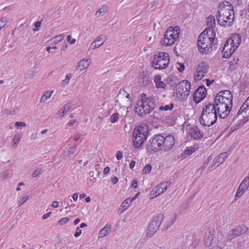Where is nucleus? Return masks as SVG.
Here are the masks:
<instances>
[{"instance_id": "f257e3e1", "label": "nucleus", "mask_w": 249, "mask_h": 249, "mask_svg": "<svg viewBox=\"0 0 249 249\" xmlns=\"http://www.w3.org/2000/svg\"><path fill=\"white\" fill-rule=\"evenodd\" d=\"M214 107L220 118H226L232 107V95L230 90L220 91L215 97Z\"/></svg>"}, {"instance_id": "f03ea898", "label": "nucleus", "mask_w": 249, "mask_h": 249, "mask_svg": "<svg viewBox=\"0 0 249 249\" xmlns=\"http://www.w3.org/2000/svg\"><path fill=\"white\" fill-rule=\"evenodd\" d=\"M216 17L221 26H230L232 25L234 14L233 7L228 1H223L219 4Z\"/></svg>"}, {"instance_id": "7ed1b4c3", "label": "nucleus", "mask_w": 249, "mask_h": 249, "mask_svg": "<svg viewBox=\"0 0 249 249\" xmlns=\"http://www.w3.org/2000/svg\"><path fill=\"white\" fill-rule=\"evenodd\" d=\"M215 36L214 30L211 28L206 29L199 35L197 39V47L201 54H207L212 51Z\"/></svg>"}, {"instance_id": "20e7f679", "label": "nucleus", "mask_w": 249, "mask_h": 249, "mask_svg": "<svg viewBox=\"0 0 249 249\" xmlns=\"http://www.w3.org/2000/svg\"><path fill=\"white\" fill-rule=\"evenodd\" d=\"M157 99L155 96L147 97L144 93L140 95L135 107V112L140 116L151 112L156 107Z\"/></svg>"}, {"instance_id": "39448f33", "label": "nucleus", "mask_w": 249, "mask_h": 249, "mask_svg": "<svg viewBox=\"0 0 249 249\" xmlns=\"http://www.w3.org/2000/svg\"><path fill=\"white\" fill-rule=\"evenodd\" d=\"M217 111L213 105L208 104L202 109L199 122L201 125L211 126L215 123L217 119Z\"/></svg>"}, {"instance_id": "423d86ee", "label": "nucleus", "mask_w": 249, "mask_h": 249, "mask_svg": "<svg viewBox=\"0 0 249 249\" xmlns=\"http://www.w3.org/2000/svg\"><path fill=\"white\" fill-rule=\"evenodd\" d=\"M190 82L186 80L181 81L176 85L173 93L174 99L177 101L186 100L190 94Z\"/></svg>"}, {"instance_id": "0eeeda50", "label": "nucleus", "mask_w": 249, "mask_h": 249, "mask_svg": "<svg viewBox=\"0 0 249 249\" xmlns=\"http://www.w3.org/2000/svg\"><path fill=\"white\" fill-rule=\"evenodd\" d=\"M148 133V128L146 125H139L135 127L133 131L132 142L134 146L140 147L146 141Z\"/></svg>"}, {"instance_id": "6e6552de", "label": "nucleus", "mask_w": 249, "mask_h": 249, "mask_svg": "<svg viewBox=\"0 0 249 249\" xmlns=\"http://www.w3.org/2000/svg\"><path fill=\"white\" fill-rule=\"evenodd\" d=\"M241 42L239 35L234 34L225 42L223 49V57L228 58L235 52Z\"/></svg>"}, {"instance_id": "1a4fd4ad", "label": "nucleus", "mask_w": 249, "mask_h": 249, "mask_svg": "<svg viewBox=\"0 0 249 249\" xmlns=\"http://www.w3.org/2000/svg\"><path fill=\"white\" fill-rule=\"evenodd\" d=\"M180 32V29L178 27H169L166 30L164 37L161 41V43L166 46L173 45L178 39Z\"/></svg>"}, {"instance_id": "9d476101", "label": "nucleus", "mask_w": 249, "mask_h": 249, "mask_svg": "<svg viewBox=\"0 0 249 249\" xmlns=\"http://www.w3.org/2000/svg\"><path fill=\"white\" fill-rule=\"evenodd\" d=\"M169 61L170 57L167 53L160 52L154 55L152 64L155 69L162 70L168 66Z\"/></svg>"}, {"instance_id": "9b49d317", "label": "nucleus", "mask_w": 249, "mask_h": 249, "mask_svg": "<svg viewBox=\"0 0 249 249\" xmlns=\"http://www.w3.org/2000/svg\"><path fill=\"white\" fill-rule=\"evenodd\" d=\"M163 218V215L162 214H159L153 218L151 222L149 224L146 231L147 237H150L155 234L160 226Z\"/></svg>"}, {"instance_id": "f8f14e48", "label": "nucleus", "mask_w": 249, "mask_h": 249, "mask_svg": "<svg viewBox=\"0 0 249 249\" xmlns=\"http://www.w3.org/2000/svg\"><path fill=\"white\" fill-rule=\"evenodd\" d=\"M162 135L158 134L154 136L147 146V150L150 152H155L162 150Z\"/></svg>"}, {"instance_id": "ddd939ff", "label": "nucleus", "mask_w": 249, "mask_h": 249, "mask_svg": "<svg viewBox=\"0 0 249 249\" xmlns=\"http://www.w3.org/2000/svg\"><path fill=\"white\" fill-rule=\"evenodd\" d=\"M210 67L209 64L205 62H201L197 65L194 75L195 79L196 81L201 80L208 72Z\"/></svg>"}, {"instance_id": "4468645a", "label": "nucleus", "mask_w": 249, "mask_h": 249, "mask_svg": "<svg viewBox=\"0 0 249 249\" xmlns=\"http://www.w3.org/2000/svg\"><path fill=\"white\" fill-rule=\"evenodd\" d=\"M170 182H164L156 186L150 194L151 198L155 197L164 193L171 186Z\"/></svg>"}, {"instance_id": "2eb2a0df", "label": "nucleus", "mask_w": 249, "mask_h": 249, "mask_svg": "<svg viewBox=\"0 0 249 249\" xmlns=\"http://www.w3.org/2000/svg\"><path fill=\"white\" fill-rule=\"evenodd\" d=\"M123 110L124 112H123L122 111V109L120 108V109L118 110L117 112H116L111 115L109 118V121L112 124H115L118 122L119 119L120 118H122V120L123 121H125L129 110H128V108L125 107L123 108Z\"/></svg>"}, {"instance_id": "dca6fc26", "label": "nucleus", "mask_w": 249, "mask_h": 249, "mask_svg": "<svg viewBox=\"0 0 249 249\" xmlns=\"http://www.w3.org/2000/svg\"><path fill=\"white\" fill-rule=\"evenodd\" d=\"M162 150L167 152L171 150L175 144V140L172 135L162 136Z\"/></svg>"}, {"instance_id": "f3484780", "label": "nucleus", "mask_w": 249, "mask_h": 249, "mask_svg": "<svg viewBox=\"0 0 249 249\" xmlns=\"http://www.w3.org/2000/svg\"><path fill=\"white\" fill-rule=\"evenodd\" d=\"M249 187V177H246L242 181L238 187L235 195V198H240L241 197L245 192L248 189Z\"/></svg>"}, {"instance_id": "a211bd4d", "label": "nucleus", "mask_w": 249, "mask_h": 249, "mask_svg": "<svg viewBox=\"0 0 249 249\" xmlns=\"http://www.w3.org/2000/svg\"><path fill=\"white\" fill-rule=\"evenodd\" d=\"M215 236V230L213 227H208L205 232L204 244L206 247H210L213 243Z\"/></svg>"}, {"instance_id": "6ab92c4d", "label": "nucleus", "mask_w": 249, "mask_h": 249, "mask_svg": "<svg viewBox=\"0 0 249 249\" xmlns=\"http://www.w3.org/2000/svg\"><path fill=\"white\" fill-rule=\"evenodd\" d=\"M230 153L225 152L222 153L216 157L213 160V166L210 169V171L213 170L217 167L222 164L229 156Z\"/></svg>"}, {"instance_id": "aec40b11", "label": "nucleus", "mask_w": 249, "mask_h": 249, "mask_svg": "<svg viewBox=\"0 0 249 249\" xmlns=\"http://www.w3.org/2000/svg\"><path fill=\"white\" fill-rule=\"evenodd\" d=\"M206 89L204 87H199L195 92L194 100L196 103L201 101L206 96Z\"/></svg>"}, {"instance_id": "412c9836", "label": "nucleus", "mask_w": 249, "mask_h": 249, "mask_svg": "<svg viewBox=\"0 0 249 249\" xmlns=\"http://www.w3.org/2000/svg\"><path fill=\"white\" fill-rule=\"evenodd\" d=\"M174 104L170 103L169 105H165V106H161L159 107V109L156 110L154 112V116L157 118H160L163 115L162 113L163 111L171 110L174 107Z\"/></svg>"}, {"instance_id": "4be33fe9", "label": "nucleus", "mask_w": 249, "mask_h": 249, "mask_svg": "<svg viewBox=\"0 0 249 249\" xmlns=\"http://www.w3.org/2000/svg\"><path fill=\"white\" fill-rule=\"evenodd\" d=\"M106 40V37L104 35L99 36L94 41L91 43L89 47V50H94L102 46Z\"/></svg>"}, {"instance_id": "5701e85b", "label": "nucleus", "mask_w": 249, "mask_h": 249, "mask_svg": "<svg viewBox=\"0 0 249 249\" xmlns=\"http://www.w3.org/2000/svg\"><path fill=\"white\" fill-rule=\"evenodd\" d=\"M111 229L112 226L111 224L108 223H107L105 226L99 231L98 234V239H101L108 235Z\"/></svg>"}, {"instance_id": "b1692460", "label": "nucleus", "mask_w": 249, "mask_h": 249, "mask_svg": "<svg viewBox=\"0 0 249 249\" xmlns=\"http://www.w3.org/2000/svg\"><path fill=\"white\" fill-rule=\"evenodd\" d=\"M91 59L89 58H84L81 60L77 64V68L79 71H81L86 70L91 63Z\"/></svg>"}, {"instance_id": "393cba45", "label": "nucleus", "mask_w": 249, "mask_h": 249, "mask_svg": "<svg viewBox=\"0 0 249 249\" xmlns=\"http://www.w3.org/2000/svg\"><path fill=\"white\" fill-rule=\"evenodd\" d=\"M154 82L157 89H165L167 87L166 84L162 80L161 76L159 74L155 75Z\"/></svg>"}, {"instance_id": "a878e982", "label": "nucleus", "mask_w": 249, "mask_h": 249, "mask_svg": "<svg viewBox=\"0 0 249 249\" xmlns=\"http://www.w3.org/2000/svg\"><path fill=\"white\" fill-rule=\"evenodd\" d=\"M188 134L194 139H200L202 136V134L200 132L197 127L194 126L189 128Z\"/></svg>"}, {"instance_id": "bb28decb", "label": "nucleus", "mask_w": 249, "mask_h": 249, "mask_svg": "<svg viewBox=\"0 0 249 249\" xmlns=\"http://www.w3.org/2000/svg\"><path fill=\"white\" fill-rule=\"evenodd\" d=\"M71 104L70 103L66 104L58 111L57 114L59 118H61L71 108Z\"/></svg>"}, {"instance_id": "cd10ccee", "label": "nucleus", "mask_w": 249, "mask_h": 249, "mask_svg": "<svg viewBox=\"0 0 249 249\" xmlns=\"http://www.w3.org/2000/svg\"><path fill=\"white\" fill-rule=\"evenodd\" d=\"M248 230V228L246 226L242 225L232 229L231 233L234 234L236 236H238L246 233Z\"/></svg>"}, {"instance_id": "c85d7f7f", "label": "nucleus", "mask_w": 249, "mask_h": 249, "mask_svg": "<svg viewBox=\"0 0 249 249\" xmlns=\"http://www.w3.org/2000/svg\"><path fill=\"white\" fill-rule=\"evenodd\" d=\"M76 150L75 146H72L70 147L67 151H64L62 152L61 155L64 159L66 160L71 155H73Z\"/></svg>"}, {"instance_id": "c756f323", "label": "nucleus", "mask_w": 249, "mask_h": 249, "mask_svg": "<svg viewBox=\"0 0 249 249\" xmlns=\"http://www.w3.org/2000/svg\"><path fill=\"white\" fill-rule=\"evenodd\" d=\"M249 112V97L244 102L238 113V114H243L244 113Z\"/></svg>"}, {"instance_id": "7c9ffc66", "label": "nucleus", "mask_w": 249, "mask_h": 249, "mask_svg": "<svg viewBox=\"0 0 249 249\" xmlns=\"http://www.w3.org/2000/svg\"><path fill=\"white\" fill-rule=\"evenodd\" d=\"M54 92L53 90L46 91L42 96L40 100V103H45L47 100H49Z\"/></svg>"}, {"instance_id": "2f4dec72", "label": "nucleus", "mask_w": 249, "mask_h": 249, "mask_svg": "<svg viewBox=\"0 0 249 249\" xmlns=\"http://www.w3.org/2000/svg\"><path fill=\"white\" fill-rule=\"evenodd\" d=\"M130 198H127L124 200L122 203L119 208V211L121 213H123L130 206L131 203Z\"/></svg>"}, {"instance_id": "473e14b6", "label": "nucleus", "mask_w": 249, "mask_h": 249, "mask_svg": "<svg viewBox=\"0 0 249 249\" xmlns=\"http://www.w3.org/2000/svg\"><path fill=\"white\" fill-rule=\"evenodd\" d=\"M65 36L64 34H61L58 36H55L54 37H53L52 39L48 40V42L50 44H53L54 43L55 45L58 44L61 41L63 40Z\"/></svg>"}, {"instance_id": "72a5a7b5", "label": "nucleus", "mask_w": 249, "mask_h": 249, "mask_svg": "<svg viewBox=\"0 0 249 249\" xmlns=\"http://www.w3.org/2000/svg\"><path fill=\"white\" fill-rule=\"evenodd\" d=\"M196 149L197 147L196 146L187 147L183 152L184 157H187L191 155L196 150Z\"/></svg>"}, {"instance_id": "f704fd0d", "label": "nucleus", "mask_w": 249, "mask_h": 249, "mask_svg": "<svg viewBox=\"0 0 249 249\" xmlns=\"http://www.w3.org/2000/svg\"><path fill=\"white\" fill-rule=\"evenodd\" d=\"M207 23L209 27L207 29L211 28L213 29V28L215 26V18L213 16H209L207 18Z\"/></svg>"}, {"instance_id": "c9c22d12", "label": "nucleus", "mask_w": 249, "mask_h": 249, "mask_svg": "<svg viewBox=\"0 0 249 249\" xmlns=\"http://www.w3.org/2000/svg\"><path fill=\"white\" fill-rule=\"evenodd\" d=\"M107 11V6L105 5L102 6L99 8L95 13L97 17H100L105 15Z\"/></svg>"}, {"instance_id": "e433bc0d", "label": "nucleus", "mask_w": 249, "mask_h": 249, "mask_svg": "<svg viewBox=\"0 0 249 249\" xmlns=\"http://www.w3.org/2000/svg\"><path fill=\"white\" fill-rule=\"evenodd\" d=\"M122 95H123V99L129 100L128 103L130 105H132L133 101H134V96L132 94H130L124 91Z\"/></svg>"}, {"instance_id": "4c0bfd02", "label": "nucleus", "mask_w": 249, "mask_h": 249, "mask_svg": "<svg viewBox=\"0 0 249 249\" xmlns=\"http://www.w3.org/2000/svg\"><path fill=\"white\" fill-rule=\"evenodd\" d=\"M29 196L24 195L19 197L18 200V206H22L24 203L26 202L28 200Z\"/></svg>"}, {"instance_id": "58836bf2", "label": "nucleus", "mask_w": 249, "mask_h": 249, "mask_svg": "<svg viewBox=\"0 0 249 249\" xmlns=\"http://www.w3.org/2000/svg\"><path fill=\"white\" fill-rule=\"evenodd\" d=\"M9 18L7 16L0 18V30L4 28L9 22Z\"/></svg>"}, {"instance_id": "ea45409f", "label": "nucleus", "mask_w": 249, "mask_h": 249, "mask_svg": "<svg viewBox=\"0 0 249 249\" xmlns=\"http://www.w3.org/2000/svg\"><path fill=\"white\" fill-rule=\"evenodd\" d=\"M21 139V137L19 135H16L14 137L13 140L12 142L11 145L13 147L16 148L17 147L18 143Z\"/></svg>"}, {"instance_id": "a19ab883", "label": "nucleus", "mask_w": 249, "mask_h": 249, "mask_svg": "<svg viewBox=\"0 0 249 249\" xmlns=\"http://www.w3.org/2000/svg\"><path fill=\"white\" fill-rule=\"evenodd\" d=\"M73 74L71 73H69L67 74L65 79L63 80L62 81V84L63 86H65L67 85L69 83L72 77Z\"/></svg>"}, {"instance_id": "79ce46f5", "label": "nucleus", "mask_w": 249, "mask_h": 249, "mask_svg": "<svg viewBox=\"0 0 249 249\" xmlns=\"http://www.w3.org/2000/svg\"><path fill=\"white\" fill-rule=\"evenodd\" d=\"M152 169V166L150 164H146L143 168L142 171V174H148L150 173Z\"/></svg>"}, {"instance_id": "37998d69", "label": "nucleus", "mask_w": 249, "mask_h": 249, "mask_svg": "<svg viewBox=\"0 0 249 249\" xmlns=\"http://www.w3.org/2000/svg\"><path fill=\"white\" fill-rule=\"evenodd\" d=\"M177 215L175 214L174 216L171 218L170 221L167 224L166 228L170 227L177 220Z\"/></svg>"}, {"instance_id": "c03bdc74", "label": "nucleus", "mask_w": 249, "mask_h": 249, "mask_svg": "<svg viewBox=\"0 0 249 249\" xmlns=\"http://www.w3.org/2000/svg\"><path fill=\"white\" fill-rule=\"evenodd\" d=\"M129 100H127V99H123V103L124 104V106H121V109L122 110H123V108L124 107H125V108H128V109L130 108H131L132 106V105H130L128 103V101Z\"/></svg>"}, {"instance_id": "a18cd8bd", "label": "nucleus", "mask_w": 249, "mask_h": 249, "mask_svg": "<svg viewBox=\"0 0 249 249\" xmlns=\"http://www.w3.org/2000/svg\"><path fill=\"white\" fill-rule=\"evenodd\" d=\"M69 220L70 219L68 217H63L58 221L57 225L63 226L66 224L69 221Z\"/></svg>"}, {"instance_id": "49530a36", "label": "nucleus", "mask_w": 249, "mask_h": 249, "mask_svg": "<svg viewBox=\"0 0 249 249\" xmlns=\"http://www.w3.org/2000/svg\"><path fill=\"white\" fill-rule=\"evenodd\" d=\"M27 126L25 123L22 122H17L15 123V126L18 129H21L23 127H25Z\"/></svg>"}, {"instance_id": "de8ad7c7", "label": "nucleus", "mask_w": 249, "mask_h": 249, "mask_svg": "<svg viewBox=\"0 0 249 249\" xmlns=\"http://www.w3.org/2000/svg\"><path fill=\"white\" fill-rule=\"evenodd\" d=\"M41 172V169L40 168H37L36 169H35L34 172L32 173V177L33 178H36L37 176H38L40 174Z\"/></svg>"}, {"instance_id": "09e8293b", "label": "nucleus", "mask_w": 249, "mask_h": 249, "mask_svg": "<svg viewBox=\"0 0 249 249\" xmlns=\"http://www.w3.org/2000/svg\"><path fill=\"white\" fill-rule=\"evenodd\" d=\"M176 68L179 72H182L184 70V65L181 63L178 62Z\"/></svg>"}, {"instance_id": "8fccbe9b", "label": "nucleus", "mask_w": 249, "mask_h": 249, "mask_svg": "<svg viewBox=\"0 0 249 249\" xmlns=\"http://www.w3.org/2000/svg\"><path fill=\"white\" fill-rule=\"evenodd\" d=\"M67 39L69 43L71 44H73L76 42V39L75 38H71V37L70 35L67 36Z\"/></svg>"}, {"instance_id": "3c124183", "label": "nucleus", "mask_w": 249, "mask_h": 249, "mask_svg": "<svg viewBox=\"0 0 249 249\" xmlns=\"http://www.w3.org/2000/svg\"><path fill=\"white\" fill-rule=\"evenodd\" d=\"M9 173L7 171H3L1 174V178L2 179H5L9 177Z\"/></svg>"}, {"instance_id": "603ef678", "label": "nucleus", "mask_w": 249, "mask_h": 249, "mask_svg": "<svg viewBox=\"0 0 249 249\" xmlns=\"http://www.w3.org/2000/svg\"><path fill=\"white\" fill-rule=\"evenodd\" d=\"M231 232H232V230L231 231H230L228 234V239L230 240H231L232 239H234V238H235V237L237 236L234 234L231 233Z\"/></svg>"}, {"instance_id": "864d4df0", "label": "nucleus", "mask_w": 249, "mask_h": 249, "mask_svg": "<svg viewBox=\"0 0 249 249\" xmlns=\"http://www.w3.org/2000/svg\"><path fill=\"white\" fill-rule=\"evenodd\" d=\"M82 233V230L79 227H77L76 232L74 234V236L75 237H79Z\"/></svg>"}, {"instance_id": "5fc2aeb1", "label": "nucleus", "mask_w": 249, "mask_h": 249, "mask_svg": "<svg viewBox=\"0 0 249 249\" xmlns=\"http://www.w3.org/2000/svg\"><path fill=\"white\" fill-rule=\"evenodd\" d=\"M116 157L118 160H121L123 157V153L121 151H118L116 154Z\"/></svg>"}, {"instance_id": "6e6d98bb", "label": "nucleus", "mask_w": 249, "mask_h": 249, "mask_svg": "<svg viewBox=\"0 0 249 249\" xmlns=\"http://www.w3.org/2000/svg\"><path fill=\"white\" fill-rule=\"evenodd\" d=\"M25 186V183L23 182H19L18 184V186L16 188V190L17 191H19L21 190V186Z\"/></svg>"}, {"instance_id": "4d7b16f0", "label": "nucleus", "mask_w": 249, "mask_h": 249, "mask_svg": "<svg viewBox=\"0 0 249 249\" xmlns=\"http://www.w3.org/2000/svg\"><path fill=\"white\" fill-rule=\"evenodd\" d=\"M59 203L57 201H54L52 202L51 206L53 208H56L58 207Z\"/></svg>"}, {"instance_id": "13d9d810", "label": "nucleus", "mask_w": 249, "mask_h": 249, "mask_svg": "<svg viewBox=\"0 0 249 249\" xmlns=\"http://www.w3.org/2000/svg\"><path fill=\"white\" fill-rule=\"evenodd\" d=\"M76 121L75 120H72L70 121L67 124L69 126H72L73 125H74V124L76 123Z\"/></svg>"}, {"instance_id": "bf43d9fd", "label": "nucleus", "mask_w": 249, "mask_h": 249, "mask_svg": "<svg viewBox=\"0 0 249 249\" xmlns=\"http://www.w3.org/2000/svg\"><path fill=\"white\" fill-rule=\"evenodd\" d=\"M132 186L134 188H136L138 186V182L136 179H133L132 181Z\"/></svg>"}, {"instance_id": "052dcab7", "label": "nucleus", "mask_w": 249, "mask_h": 249, "mask_svg": "<svg viewBox=\"0 0 249 249\" xmlns=\"http://www.w3.org/2000/svg\"><path fill=\"white\" fill-rule=\"evenodd\" d=\"M51 214H52L51 212H49V213H45V214H43V215L42 216V219H47L51 215Z\"/></svg>"}, {"instance_id": "680f3d73", "label": "nucleus", "mask_w": 249, "mask_h": 249, "mask_svg": "<svg viewBox=\"0 0 249 249\" xmlns=\"http://www.w3.org/2000/svg\"><path fill=\"white\" fill-rule=\"evenodd\" d=\"M110 169L108 167H106L105 168L103 171V173L105 175H107L109 172Z\"/></svg>"}, {"instance_id": "e2e57ef3", "label": "nucleus", "mask_w": 249, "mask_h": 249, "mask_svg": "<svg viewBox=\"0 0 249 249\" xmlns=\"http://www.w3.org/2000/svg\"><path fill=\"white\" fill-rule=\"evenodd\" d=\"M111 182L113 184H115L118 182V178L117 177H113L111 179Z\"/></svg>"}, {"instance_id": "0e129e2a", "label": "nucleus", "mask_w": 249, "mask_h": 249, "mask_svg": "<svg viewBox=\"0 0 249 249\" xmlns=\"http://www.w3.org/2000/svg\"><path fill=\"white\" fill-rule=\"evenodd\" d=\"M136 162L134 160H132L131 161L129 167L131 169H132L135 166Z\"/></svg>"}, {"instance_id": "69168bd1", "label": "nucleus", "mask_w": 249, "mask_h": 249, "mask_svg": "<svg viewBox=\"0 0 249 249\" xmlns=\"http://www.w3.org/2000/svg\"><path fill=\"white\" fill-rule=\"evenodd\" d=\"M140 193L138 192L134 196H133L131 198H130L131 201L132 202L134 200H135L138 196L140 195Z\"/></svg>"}, {"instance_id": "338daca9", "label": "nucleus", "mask_w": 249, "mask_h": 249, "mask_svg": "<svg viewBox=\"0 0 249 249\" xmlns=\"http://www.w3.org/2000/svg\"><path fill=\"white\" fill-rule=\"evenodd\" d=\"M78 193H74L73 194L72 197L74 201H76L78 199Z\"/></svg>"}, {"instance_id": "774afa93", "label": "nucleus", "mask_w": 249, "mask_h": 249, "mask_svg": "<svg viewBox=\"0 0 249 249\" xmlns=\"http://www.w3.org/2000/svg\"><path fill=\"white\" fill-rule=\"evenodd\" d=\"M209 249H222L219 246H214Z\"/></svg>"}]
</instances>
